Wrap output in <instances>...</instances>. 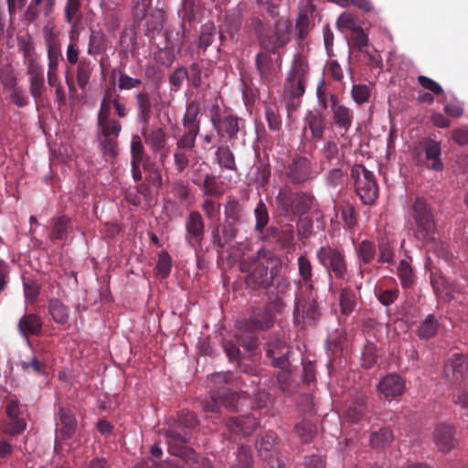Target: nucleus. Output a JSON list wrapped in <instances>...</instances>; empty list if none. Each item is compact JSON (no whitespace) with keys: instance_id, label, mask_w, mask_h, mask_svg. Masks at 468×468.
Wrapping results in <instances>:
<instances>
[{"instance_id":"f257e3e1","label":"nucleus","mask_w":468,"mask_h":468,"mask_svg":"<svg viewBox=\"0 0 468 468\" xmlns=\"http://www.w3.org/2000/svg\"><path fill=\"white\" fill-rule=\"evenodd\" d=\"M210 380L215 384H222L223 386L212 391V396L204 404L205 410L217 412L220 405L229 410H237L239 400L244 392L233 391L229 387L245 386L246 380L242 377L235 378L229 372L212 374Z\"/></svg>"},{"instance_id":"f03ea898","label":"nucleus","mask_w":468,"mask_h":468,"mask_svg":"<svg viewBox=\"0 0 468 468\" xmlns=\"http://www.w3.org/2000/svg\"><path fill=\"white\" fill-rule=\"evenodd\" d=\"M266 254V251L259 250L255 255L244 258L239 262L240 271L247 273L245 282L252 290L268 289L277 274L276 268L271 267L269 271Z\"/></svg>"},{"instance_id":"7ed1b4c3","label":"nucleus","mask_w":468,"mask_h":468,"mask_svg":"<svg viewBox=\"0 0 468 468\" xmlns=\"http://www.w3.org/2000/svg\"><path fill=\"white\" fill-rule=\"evenodd\" d=\"M275 202L280 215L292 219L308 213L314 205L315 197L310 192L293 191L289 186H283L279 189Z\"/></svg>"},{"instance_id":"20e7f679","label":"nucleus","mask_w":468,"mask_h":468,"mask_svg":"<svg viewBox=\"0 0 468 468\" xmlns=\"http://www.w3.org/2000/svg\"><path fill=\"white\" fill-rule=\"evenodd\" d=\"M251 27L261 48L266 52L278 54L279 49L285 47L291 40V23L288 19H278L273 31H266L264 24L258 18L251 20Z\"/></svg>"},{"instance_id":"39448f33","label":"nucleus","mask_w":468,"mask_h":468,"mask_svg":"<svg viewBox=\"0 0 468 468\" xmlns=\"http://www.w3.org/2000/svg\"><path fill=\"white\" fill-rule=\"evenodd\" d=\"M411 218L415 224L414 236L423 243H435L438 230L434 211L422 197H416L411 206Z\"/></svg>"},{"instance_id":"423d86ee","label":"nucleus","mask_w":468,"mask_h":468,"mask_svg":"<svg viewBox=\"0 0 468 468\" xmlns=\"http://www.w3.org/2000/svg\"><path fill=\"white\" fill-rule=\"evenodd\" d=\"M308 75L309 65L306 58L302 54H296L283 87L284 97L292 103L293 100H299L303 96Z\"/></svg>"},{"instance_id":"0eeeda50","label":"nucleus","mask_w":468,"mask_h":468,"mask_svg":"<svg viewBox=\"0 0 468 468\" xmlns=\"http://www.w3.org/2000/svg\"><path fill=\"white\" fill-rule=\"evenodd\" d=\"M315 291L298 292L293 311L294 323L302 327L314 326L321 318V311L317 303Z\"/></svg>"},{"instance_id":"6e6552de","label":"nucleus","mask_w":468,"mask_h":468,"mask_svg":"<svg viewBox=\"0 0 468 468\" xmlns=\"http://www.w3.org/2000/svg\"><path fill=\"white\" fill-rule=\"evenodd\" d=\"M355 190L365 205H372L378 197V186L374 174L363 165H355L351 169Z\"/></svg>"},{"instance_id":"1a4fd4ad","label":"nucleus","mask_w":468,"mask_h":468,"mask_svg":"<svg viewBox=\"0 0 468 468\" xmlns=\"http://www.w3.org/2000/svg\"><path fill=\"white\" fill-rule=\"evenodd\" d=\"M283 179L292 186H303L316 177L313 162L306 156L292 158L282 170Z\"/></svg>"},{"instance_id":"9d476101","label":"nucleus","mask_w":468,"mask_h":468,"mask_svg":"<svg viewBox=\"0 0 468 468\" xmlns=\"http://www.w3.org/2000/svg\"><path fill=\"white\" fill-rule=\"evenodd\" d=\"M56 438L54 442L55 452H59L62 441L71 439L77 430L78 420L74 411L68 407L59 406L55 412Z\"/></svg>"},{"instance_id":"9b49d317","label":"nucleus","mask_w":468,"mask_h":468,"mask_svg":"<svg viewBox=\"0 0 468 468\" xmlns=\"http://www.w3.org/2000/svg\"><path fill=\"white\" fill-rule=\"evenodd\" d=\"M316 258L320 264L328 271L330 277L334 275L339 280L346 279L347 264L343 251L326 245L317 250Z\"/></svg>"},{"instance_id":"f8f14e48","label":"nucleus","mask_w":468,"mask_h":468,"mask_svg":"<svg viewBox=\"0 0 468 468\" xmlns=\"http://www.w3.org/2000/svg\"><path fill=\"white\" fill-rule=\"evenodd\" d=\"M372 405L368 396L363 391H356L346 403L345 418L353 424L369 422Z\"/></svg>"},{"instance_id":"ddd939ff","label":"nucleus","mask_w":468,"mask_h":468,"mask_svg":"<svg viewBox=\"0 0 468 468\" xmlns=\"http://www.w3.org/2000/svg\"><path fill=\"white\" fill-rule=\"evenodd\" d=\"M270 365L279 369H289L292 366V348L282 338L271 337L264 346Z\"/></svg>"},{"instance_id":"4468645a","label":"nucleus","mask_w":468,"mask_h":468,"mask_svg":"<svg viewBox=\"0 0 468 468\" xmlns=\"http://www.w3.org/2000/svg\"><path fill=\"white\" fill-rule=\"evenodd\" d=\"M274 324V316L271 310L267 308L253 311L249 318H244L238 322L239 331L244 333H255L259 330H267Z\"/></svg>"},{"instance_id":"2eb2a0df","label":"nucleus","mask_w":468,"mask_h":468,"mask_svg":"<svg viewBox=\"0 0 468 468\" xmlns=\"http://www.w3.org/2000/svg\"><path fill=\"white\" fill-rule=\"evenodd\" d=\"M82 0H66L63 14L64 20L69 26V43L77 44L80 37V27L83 20Z\"/></svg>"},{"instance_id":"dca6fc26","label":"nucleus","mask_w":468,"mask_h":468,"mask_svg":"<svg viewBox=\"0 0 468 468\" xmlns=\"http://www.w3.org/2000/svg\"><path fill=\"white\" fill-rule=\"evenodd\" d=\"M456 428L448 422L438 423L432 432V441L437 450L442 453H448L453 450L457 444Z\"/></svg>"},{"instance_id":"f3484780","label":"nucleus","mask_w":468,"mask_h":468,"mask_svg":"<svg viewBox=\"0 0 468 468\" xmlns=\"http://www.w3.org/2000/svg\"><path fill=\"white\" fill-rule=\"evenodd\" d=\"M167 450L172 455L184 459L192 450L187 447L191 439V431H180L177 428L170 427L165 433Z\"/></svg>"},{"instance_id":"a211bd4d","label":"nucleus","mask_w":468,"mask_h":468,"mask_svg":"<svg viewBox=\"0 0 468 468\" xmlns=\"http://www.w3.org/2000/svg\"><path fill=\"white\" fill-rule=\"evenodd\" d=\"M185 227V239L187 244L195 250L200 248L205 236V222L202 215L198 211H191L186 219Z\"/></svg>"},{"instance_id":"6ab92c4d","label":"nucleus","mask_w":468,"mask_h":468,"mask_svg":"<svg viewBox=\"0 0 468 468\" xmlns=\"http://www.w3.org/2000/svg\"><path fill=\"white\" fill-rule=\"evenodd\" d=\"M420 146L424 152V165L427 169L441 172L444 168L441 159V143L432 137H426L420 142Z\"/></svg>"},{"instance_id":"aec40b11","label":"nucleus","mask_w":468,"mask_h":468,"mask_svg":"<svg viewBox=\"0 0 468 468\" xmlns=\"http://www.w3.org/2000/svg\"><path fill=\"white\" fill-rule=\"evenodd\" d=\"M196 140L179 136L176 140V147L173 154L175 168L177 173H183L189 165L195 154Z\"/></svg>"},{"instance_id":"412c9836","label":"nucleus","mask_w":468,"mask_h":468,"mask_svg":"<svg viewBox=\"0 0 468 468\" xmlns=\"http://www.w3.org/2000/svg\"><path fill=\"white\" fill-rule=\"evenodd\" d=\"M201 103L197 100H192L186 103L182 119L184 133L182 137L197 139L200 131Z\"/></svg>"},{"instance_id":"4be33fe9","label":"nucleus","mask_w":468,"mask_h":468,"mask_svg":"<svg viewBox=\"0 0 468 468\" xmlns=\"http://www.w3.org/2000/svg\"><path fill=\"white\" fill-rule=\"evenodd\" d=\"M17 330L20 335L26 339L29 346H32L30 337L40 336L43 334V320L35 313H27L17 322Z\"/></svg>"},{"instance_id":"5701e85b","label":"nucleus","mask_w":468,"mask_h":468,"mask_svg":"<svg viewBox=\"0 0 468 468\" xmlns=\"http://www.w3.org/2000/svg\"><path fill=\"white\" fill-rule=\"evenodd\" d=\"M468 373V356L463 353H454L444 366L445 377L452 381L459 382Z\"/></svg>"},{"instance_id":"b1692460","label":"nucleus","mask_w":468,"mask_h":468,"mask_svg":"<svg viewBox=\"0 0 468 468\" xmlns=\"http://www.w3.org/2000/svg\"><path fill=\"white\" fill-rule=\"evenodd\" d=\"M257 419L251 415L231 417L226 420V427L231 435L249 436L259 427Z\"/></svg>"},{"instance_id":"393cba45","label":"nucleus","mask_w":468,"mask_h":468,"mask_svg":"<svg viewBox=\"0 0 468 468\" xmlns=\"http://www.w3.org/2000/svg\"><path fill=\"white\" fill-rule=\"evenodd\" d=\"M405 388V380L398 374L385 376L378 385V390L388 399L401 396Z\"/></svg>"},{"instance_id":"a878e982","label":"nucleus","mask_w":468,"mask_h":468,"mask_svg":"<svg viewBox=\"0 0 468 468\" xmlns=\"http://www.w3.org/2000/svg\"><path fill=\"white\" fill-rule=\"evenodd\" d=\"M211 122L218 134L219 136L226 134L229 140L237 137L242 122L240 119L231 114L223 117L213 116Z\"/></svg>"},{"instance_id":"bb28decb","label":"nucleus","mask_w":468,"mask_h":468,"mask_svg":"<svg viewBox=\"0 0 468 468\" xmlns=\"http://www.w3.org/2000/svg\"><path fill=\"white\" fill-rule=\"evenodd\" d=\"M142 135L144 139L145 144L151 148L154 154H161V161L166 157V154L163 153L166 143L167 137L165 131L162 127H158L153 130H147L144 128Z\"/></svg>"},{"instance_id":"cd10ccee","label":"nucleus","mask_w":468,"mask_h":468,"mask_svg":"<svg viewBox=\"0 0 468 468\" xmlns=\"http://www.w3.org/2000/svg\"><path fill=\"white\" fill-rule=\"evenodd\" d=\"M239 229L236 224L225 220L223 225L217 226L212 230V242L218 251L223 250L238 235Z\"/></svg>"},{"instance_id":"c85d7f7f","label":"nucleus","mask_w":468,"mask_h":468,"mask_svg":"<svg viewBox=\"0 0 468 468\" xmlns=\"http://www.w3.org/2000/svg\"><path fill=\"white\" fill-rule=\"evenodd\" d=\"M326 128V118L324 114L318 111L314 110L308 112L304 117V128L305 132L307 129L311 131L312 139L319 141L324 138V133Z\"/></svg>"},{"instance_id":"c756f323","label":"nucleus","mask_w":468,"mask_h":468,"mask_svg":"<svg viewBox=\"0 0 468 468\" xmlns=\"http://www.w3.org/2000/svg\"><path fill=\"white\" fill-rule=\"evenodd\" d=\"M344 165L338 146L334 141H327L322 150L319 159L321 170H325L333 166Z\"/></svg>"},{"instance_id":"7c9ffc66","label":"nucleus","mask_w":468,"mask_h":468,"mask_svg":"<svg viewBox=\"0 0 468 468\" xmlns=\"http://www.w3.org/2000/svg\"><path fill=\"white\" fill-rule=\"evenodd\" d=\"M48 313L55 324L58 325L69 324L70 308L60 299L51 297L48 300Z\"/></svg>"},{"instance_id":"2f4dec72","label":"nucleus","mask_w":468,"mask_h":468,"mask_svg":"<svg viewBox=\"0 0 468 468\" xmlns=\"http://www.w3.org/2000/svg\"><path fill=\"white\" fill-rule=\"evenodd\" d=\"M42 5L45 16H49L54 11L56 0H30L24 13V18L27 23H33L39 18Z\"/></svg>"},{"instance_id":"473e14b6","label":"nucleus","mask_w":468,"mask_h":468,"mask_svg":"<svg viewBox=\"0 0 468 468\" xmlns=\"http://www.w3.org/2000/svg\"><path fill=\"white\" fill-rule=\"evenodd\" d=\"M72 229L71 218L66 215L53 217L50 220L48 238L52 241L66 239L69 231Z\"/></svg>"},{"instance_id":"72a5a7b5","label":"nucleus","mask_w":468,"mask_h":468,"mask_svg":"<svg viewBox=\"0 0 468 468\" xmlns=\"http://www.w3.org/2000/svg\"><path fill=\"white\" fill-rule=\"evenodd\" d=\"M298 263V273L301 277V281L298 283L299 291L303 292H308L315 291L313 281V266L309 259L301 255L297 261Z\"/></svg>"},{"instance_id":"f704fd0d","label":"nucleus","mask_w":468,"mask_h":468,"mask_svg":"<svg viewBox=\"0 0 468 468\" xmlns=\"http://www.w3.org/2000/svg\"><path fill=\"white\" fill-rule=\"evenodd\" d=\"M134 98L137 110V120L140 123L147 126L152 113L151 96L147 91L143 90L136 93Z\"/></svg>"},{"instance_id":"c9c22d12","label":"nucleus","mask_w":468,"mask_h":468,"mask_svg":"<svg viewBox=\"0 0 468 468\" xmlns=\"http://www.w3.org/2000/svg\"><path fill=\"white\" fill-rule=\"evenodd\" d=\"M120 54L128 58L129 56L133 57L137 49V34L133 27H126L123 28L120 40Z\"/></svg>"},{"instance_id":"e433bc0d","label":"nucleus","mask_w":468,"mask_h":468,"mask_svg":"<svg viewBox=\"0 0 468 468\" xmlns=\"http://www.w3.org/2000/svg\"><path fill=\"white\" fill-rule=\"evenodd\" d=\"M333 113V121L335 126L345 132H347L352 126L354 120V112L351 109L338 102L333 105L331 109Z\"/></svg>"},{"instance_id":"4c0bfd02","label":"nucleus","mask_w":468,"mask_h":468,"mask_svg":"<svg viewBox=\"0 0 468 468\" xmlns=\"http://www.w3.org/2000/svg\"><path fill=\"white\" fill-rule=\"evenodd\" d=\"M355 252L360 265L370 264L378 255L376 244L369 239H364L355 246Z\"/></svg>"},{"instance_id":"58836bf2","label":"nucleus","mask_w":468,"mask_h":468,"mask_svg":"<svg viewBox=\"0 0 468 468\" xmlns=\"http://www.w3.org/2000/svg\"><path fill=\"white\" fill-rule=\"evenodd\" d=\"M108 38L101 29H91L87 52L90 56H98L107 50Z\"/></svg>"},{"instance_id":"ea45409f","label":"nucleus","mask_w":468,"mask_h":468,"mask_svg":"<svg viewBox=\"0 0 468 468\" xmlns=\"http://www.w3.org/2000/svg\"><path fill=\"white\" fill-rule=\"evenodd\" d=\"M224 216L228 222L241 224L245 218L243 205L235 198H229L224 206Z\"/></svg>"},{"instance_id":"a19ab883","label":"nucleus","mask_w":468,"mask_h":468,"mask_svg":"<svg viewBox=\"0 0 468 468\" xmlns=\"http://www.w3.org/2000/svg\"><path fill=\"white\" fill-rule=\"evenodd\" d=\"M76 69V80L79 88L85 90L90 83V77L94 70V64L88 58H82L80 59Z\"/></svg>"},{"instance_id":"79ce46f5","label":"nucleus","mask_w":468,"mask_h":468,"mask_svg":"<svg viewBox=\"0 0 468 468\" xmlns=\"http://www.w3.org/2000/svg\"><path fill=\"white\" fill-rule=\"evenodd\" d=\"M378 258L377 262L378 264H391L395 260V244L394 241L389 239H381L378 240L377 246Z\"/></svg>"},{"instance_id":"37998d69","label":"nucleus","mask_w":468,"mask_h":468,"mask_svg":"<svg viewBox=\"0 0 468 468\" xmlns=\"http://www.w3.org/2000/svg\"><path fill=\"white\" fill-rule=\"evenodd\" d=\"M122 131V123L115 119L97 121L96 137H118Z\"/></svg>"},{"instance_id":"c03bdc74","label":"nucleus","mask_w":468,"mask_h":468,"mask_svg":"<svg viewBox=\"0 0 468 468\" xmlns=\"http://www.w3.org/2000/svg\"><path fill=\"white\" fill-rule=\"evenodd\" d=\"M431 286L437 295L453 298L455 292L461 290L452 282H449L445 277L439 276L431 278Z\"/></svg>"},{"instance_id":"a18cd8bd","label":"nucleus","mask_w":468,"mask_h":468,"mask_svg":"<svg viewBox=\"0 0 468 468\" xmlns=\"http://www.w3.org/2000/svg\"><path fill=\"white\" fill-rule=\"evenodd\" d=\"M186 37L185 24L181 23L177 27L170 28L165 32L166 45L172 49L181 50L184 47Z\"/></svg>"},{"instance_id":"49530a36","label":"nucleus","mask_w":468,"mask_h":468,"mask_svg":"<svg viewBox=\"0 0 468 468\" xmlns=\"http://www.w3.org/2000/svg\"><path fill=\"white\" fill-rule=\"evenodd\" d=\"M357 302L356 293L351 287H345L341 290L339 295V304L341 314L349 315L356 308Z\"/></svg>"},{"instance_id":"de8ad7c7","label":"nucleus","mask_w":468,"mask_h":468,"mask_svg":"<svg viewBox=\"0 0 468 468\" xmlns=\"http://www.w3.org/2000/svg\"><path fill=\"white\" fill-rule=\"evenodd\" d=\"M216 159L222 169L237 171L235 155L228 145H220L216 151Z\"/></svg>"},{"instance_id":"09e8293b","label":"nucleus","mask_w":468,"mask_h":468,"mask_svg":"<svg viewBox=\"0 0 468 468\" xmlns=\"http://www.w3.org/2000/svg\"><path fill=\"white\" fill-rule=\"evenodd\" d=\"M328 171L324 176V183L326 187L335 189L344 185L346 178V171L344 170V165L327 168Z\"/></svg>"},{"instance_id":"8fccbe9b","label":"nucleus","mask_w":468,"mask_h":468,"mask_svg":"<svg viewBox=\"0 0 468 468\" xmlns=\"http://www.w3.org/2000/svg\"><path fill=\"white\" fill-rule=\"evenodd\" d=\"M269 52L260 51L255 58L257 71L263 82H266L271 75L272 58Z\"/></svg>"},{"instance_id":"3c124183","label":"nucleus","mask_w":468,"mask_h":468,"mask_svg":"<svg viewBox=\"0 0 468 468\" xmlns=\"http://www.w3.org/2000/svg\"><path fill=\"white\" fill-rule=\"evenodd\" d=\"M440 323L433 314H429L420 323L418 328V336L422 340H429L434 337L438 332Z\"/></svg>"},{"instance_id":"603ef678","label":"nucleus","mask_w":468,"mask_h":468,"mask_svg":"<svg viewBox=\"0 0 468 468\" xmlns=\"http://www.w3.org/2000/svg\"><path fill=\"white\" fill-rule=\"evenodd\" d=\"M199 188H201L205 196L208 197H219L224 193L223 183L211 174L206 176Z\"/></svg>"},{"instance_id":"864d4df0","label":"nucleus","mask_w":468,"mask_h":468,"mask_svg":"<svg viewBox=\"0 0 468 468\" xmlns=\"http://www.w3.org/2000/svg\"><path fill=\"white\" fill-rule=\"evenodd\" d=\"M397 275L403 288L408 289L413 286L415 275L410 263L407 260L399 261L397 267Z\"/></svg>"},{"instance_id":"5fc2aeb1","label":"nucleus","mask_w":468,"mask_h":468,"mask_svg":"<svg viewBox=\"0 0 468 468\" xmlns=\"http://www.w3.org/2000/svg\"><path fill=\"white\" fill-rule=\"evenodd\" d=\"M316 96L319 105L324 110L328 107L332 109L334 104L336 105L339 102L337 96L328 90L324 80H321L317 85Z\"/></svg>"},{"instance_id":"6e6d98bb","label":"nucleus","mask_w":468,"mask_h":468,"mask_svg":"<svg viewBox=\"0 0 468 468\" xmlns=\"http://www.w3.org/2000/svg\"><path fill=\"white\" fill-rule=\"evenodd\" d=\"M276 440V434L272 431H268L257 441L256 446L261 457H266L271 453L277 452Z\"/></svg>"},{"instance_id":"4d7b16f0","label":"nucleus","mask_w":468,"mask_h":468,"mask_svg":"<svg viewBox=\"0 0 468 468\" xmlns=\"http://www.w3.org/2000/svg\"><path fill=\"white\" fill-rule=\"evenodd\" d=\"M254 215L256 218L254 229L258 234H263V229L267 227L270 217L267 206L262 200H260L257 204L254 209Z\"/></svg>"},{"instance_id":"13d9d810","label":"nucleus","mask_w":468,"mask_h":468,"mask_svg":"<svg viewBox=\"0 0 468 468\" xmlns=\"http://www.w3.org/2000/svg\"><path fill=\"white\" fill-rule=\"evenodd\" d=\"M118 137H101L97 138L99 147L106 158H115L118 154Z\"/></svg>"},{"instance_id":"bf43d9fd","label":"nucleus","mask_w":468,"mask_h":468,"mask_svg":"<svg viewBox=\"0 0 468 468\" xmlns=\"http://www.w3.org/2000/svg\"><path fill=\"white\" fill-rule=\"evenodd\" d=\"M394 439L393 432L388 428H382L374 431L370 436V445L375 448L385 447L391 443Z\"/></svg>"},{"instance_id":"052dcab7","label":"nucleus","mask_w":468,"mask_h":468,"mask_svg":"<svg viewBox=\"0 0 468 468\" xmlns=\"http://www.w3.org/2000/svg\"><path fill=\"white\" fill-rule=\"evenodd\" d=\"M164 21V12L156 10L151 14L146 20V35L154 37L155 33H159L163 29Z\"/></svg>"},{"instance_id":"680f3d73","label":"nucleus","mask_w":468,"mask_h":468,"mask_svg":"<svg viewBox=\"0 0 468 468\" xmlns=\"http://www.w3.org/2000/svg\"><path fill=\"white\" fill-rule=\"evenodd\" d=\"M18 51L23 55V63L38 58L33 42L29 38L18 37Z\"/></svg>"},{"instance_id":"e2e57ef3","label":"nucleus","mask_w":468,"mask_h":468,"mask_svg":"<svg viewBox=\"0 0 468 468\" xmlns=\"http://www.w3.org/2000/svg\"><path fill=\"white\" fill-rule=\"evenodd\" d=\"M198 423L197 416L191 411H182L178 417L176 423L173 426L180 431H190Z\"/></svg>"},{"instance_id":"0e129e2a","label":"nucleus","mask_w":468,"mask_h":468,"mask_svg":"<svg viewBox=\"0 0 468 468\" xmlns=\"http://www.w3.org/2000/svg\"><path fill=\"white\" fill-rule=\"evenodd\" d=\"M368 37L362 27H357L352 32L350 46L360 52L366 51L368 47Z\"/></svg>"},{"instance_id":"69168bd1","label":"nucleus","mask_w":468,"mask_h":468,"mask_svg":"<svg viewBox=\"0 0 468 468\" xmlns=\"http://www.w3.org/2000/svg\"><path fill=\"white\" fill-rule=\"evenodd\" d=\"M313 28V23L307 15V13H301L296 21L297 38L298 40H304L311 29Z\"/></svg>"},{"instance_id":"338daca9","label":"nucleus","mask_w":468,"mask_h":468,"mask_svg":"<svg viewBox=\"0 0 468 468\" xmlns=\"http://www.w3.org/2000/svg\"><path fill=\"white\" fill-rule=\"evenodd\" d=\"M377 346L373 343L367 342L363 349L361 356V365L364 368H371L377 362Z\"/></svg>"},{"instance_id":"774afa93","label":"nucleus","mask_w":468,"mask_h":468,"mask_svg":"<svg viewBox=\"0 0 468 468\" xmlns=\"http://www.w3.org/2000/svg\"><path fill=\"white\" fill-rule=\"evenodd\" d=\"M375 294L379 301V303L384 306H389L394 303L398 299L399 291L398 288L393 289H381L376 288Z\"/></svg>"}]
</instances>
